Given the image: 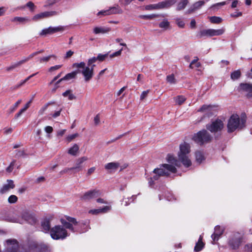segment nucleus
<instances>
[{
    "label": "nucleus",
    "mask_w": 252,
    "mask_h": 252,
    "mask_svg": "<svg viewBox=\"0 0 252 252\" xmlns=\"http://www.w3.org/2000/svg\"><path fill=\"white\" fill-rule=\"evenodd\" d=\"M190 145L189 144L184 142L180 146V151L178 153V159L177 160L173 156L168 155L167 160L169 163L163 164L160 166L159 168H156L153 171L154 175L152 177L147 179L150 187H152L154 184V181L158 180L161 177L168 176L171 173L176 172V166L179 167L180 162L186 167H188L191 164L189 158Z\"/></svg>",
    "instance_id": "1"
},
{
    "label": "nucleus",
    "mask_w": 252,
    "mask_h": 252,
    "mask_svg": "<svg viewBox=\"0 0 252 252\" xmlns=\"http://www.w3.org/2000/svg\"><path fill=\"white\" fill-rule=\"evenodd\" d=\"M62 224L72 232L84 233L90 229L89 221H77L72 217H66L65 219L61 220Z\"/></svg>",
    "instance_id": "2"
},
{
    "label": "nucleus",
    "mask_w": 252,
    "mask_h": 252,
    "mask_svg": "<svg viewBox=\"0 0 252 252\" xmlns=\"http://www.w3.org/2000/svg\"><path fill=\"white\" fill-rule=\"evenodd\" d=\"M63 225H57L50 229V235L54 240H63L69 235Z\"/></svg>",
    "instance_id": "3"
},
{
    "label": "nucleus",
    "mask_w": 252,
    "mask_h": 252,
    "mask_svg": "<svg viewBox=\"0 0 252 252\" xmlns=\"http://www.w3.org/2000/svg\"><path fill=\"white\" fill-rule=\"evenodd\" d=\"M245 121L241 119L237 115H233L229 118L227 128L228 132H232L237 129L242 128L245 125Z\"/></svg>",
    "instance_id": "4"
},
{
    "label": "nucleus",
    "mask_w": 252,
    "mask_h": 252,
    "mask_svg": "<svg viewBox=\"0 0 252 252\" xmlns=\"http://www.w3.org/2000/svg\"><path fill=\"white\" fill-rule=\"evenodd\" d=\"M192 139L197 144L202 145L210 142L212 137L207 130H202L194 134Z\"/></svg>",
    "instance_id": "5"
},
{
    "label": "nucleus",
    "mask_w": 252,
    "mask_h": 252,
    "mask_svg": "<svg viewBox=\"0 0 252 252\" xmlns=\"http://www.w3.org/2000/svg\"><path fill=\"white\" fill-rule=\"evenodd\" d=\"M223 123L220 119L212 121L211 123L206 125V128L212 133L220 132L223 129Z\"/></svg>",
    "instance_id": "6"
},
{
    "label": "nucleus",
    "mask_w": 252,
    "mask_h": 252,
    "mask_svg": "<svg viewBox=\"0 0 252 252\" xmlns=\"http://www.w3.org/2000/svg\"><path fill=\"white\" fill-rule=\"evenodd\" d=\"M4 252H18V243L16 239H8L4 243Z\"/></svg>",
    "instance_id": "7"
},
{
    "label": "nucleus",
    "mask_w": 252,
    "mask_h": 252,
    "mask_svg": "<svg viewBox=\"0 0 252 252\" xmlns=\"http://www.w3.org/2000/svg\"><path fill=\"white\" fill-rule=\"evenodd\" d=\"M224 32V30L223 29L218 30L205 29L200 32V37L219 36L222 34Z\"/></svg>",
    "instance_id": "8"
},
{
    "label": "nucleus",
    "mask_w": 252,
    "mask_h": 252,
    "mask_svg": "<svg viewBox=\"0 0 252 252\" xmlns=\"http://www.w3.org/2000/svg\"><path fill=\"white\" fill-rule=\"evenodd\" d=\"M100 194L101 192L99 190H90L84 193L81 198L82 200L88 201L98 197Z\"/></svg>",
    "instance_id": "9"
},
{
    "label": "nucleus",
    "mask_w": 252,
    "mask_h": 252,
    "mask_svg": "<svg viewBox=\"0 0 252 252\" xmlns=\"http://www.w3.org/2000/svg\"><path fill=\"white\" fill-rule=\"evenodd\" d=\"M63 30V27L61 26L55 27H49L48 28L43 29L40 32L39 35L41 36H45L47 34H52L59 32H62Z\"/></svg>",
    "instance_id": "10"
},
{
    "label": "nucleus",
    "mask_w": 252,
    "mask_h": 252,
    "mask_svg": "<svg viewBox=\"0 0 252 252\" xmlns=\"http://www.w3.org/2000/svg\"><path fill=\"white\" fill-rule=\"evenodd\" d=\"M242 236L239 233H234L229 241L230 246L234 249L238 248L241 240Z\"/></svg>",
    "instance_id": "11"
},
{
    "label": "nucleus",
    "mask_w": 252,
    "mask_h": 252,
    "mask_svg": "<svg viewBox=\"0 0 252 252\" xmlns=\"http://www.w3.org/2000/svg\"><path fill=\"white\" fill-rule=\"evenodd\" d=\"M56 15H57V12L55 11H45L35 15L32 17V20L35 21H37Z\"/></svg>",
    "instance_id": "12"
},
{
    "label": "nucleus",
    "mask_w": 252,
    "mask_h": 252,
    "mask_svg": "<svg viewBox=\"0 0 252 252\" xmlns=\"http://www.w3.org/2000/svg\"><path fill=\"white\" fill-rule=\"evenodd\" d=\"M94 66L95 64H93L91 67H89V66H87L81 71V73L84 76L86 81H88L92 78L94 73Z\"/></svg>",
    "instance_id": "13"
},
{
    "label": "nucleus",
    "mask_w": 252,
    "mask_h": 252,
    "mask_svg": "<svg viewBox=\"0 0 252 252\" xmlns=\"http://www.w3.org/2000/svg\"><path fill=\"white\" fill-rule=\"evenodd\" d=\"M88 159V158L87 157L84 156L78 158L76 160L75 165L73 167V169L75 170V172H78L83 170V163Z\"/></svg>",
    "instance_id": "14"
},
{
    "label": "nucleus",
    "mask_w": 252,
    "mask_h": 252,
    "mask_svg": "<svg viewBox=\"0 0 252 252\" xmlns=\"http://www.w3.org/2000/svg\"><path fill=\"white\" fill-rule=\"evenodd\" d=\"M22 218L29 223L33 224L36 222V219L31 213L25 211L22 214Z\"/></svg>",
    "instance_id": "15"
},
{
    "label": "nucleus",
    "mask_w": 252,
    "mask_h": 252,
    "mask_svg": "<svg viewBox=\"0 0 252 252\" xmlns=\"http://www.w3.org/2000/svg\"><path fill=\"white\" fill-rule=\"evenodd\" d=\"M224 229L220 226H216L215 227V231L211 235V238L214 242L217 241L220 237L222 234Z\"/></svg>",
    "instance_id": "16"
},
{
    "label": "nucleus",
    "mask_w": 252,
    "mask_h": 252,
    "mask_svg": "<svg viewBox=\"0 0 252 252\" xmlns=\"http://www.w3.org/2000/svg\"><path fill=\"white\" fill-rule=\"evenodd\" d=\"M111 28L104 26H96L93 29V32L95 34H105L111 31Z\"/></svg>",
    "instance_id": "17"
},
{
    "label": "nucleus",
    "mask_w": 252,
    "mask_h": 252,
    "mask_svg": "<svg viewBox=\"0 0 252 252\" xmlns=\"http://www.w3.org/2000/svg\"><path fill=\"white\" fill-rule=\"evenodd\" d=\"M15 185L14 182L11 180H7V184L3 185L2 187L0 189V193H5L8 191L10 189H12L14 188Z\"/></svg>",
    "instance_id": "18"
},
{
    "label": "nucleus",
    "mask_w": 252,
    "mask_h": 252,
    "mask_svg": "<svg viewBox=\"0 0 252 252\" xmlns=\"http://www.w3.org/2000/svg\"><path fill=\"white\" fill-rule=\"evenodd\" d=\"M176 0H166L159 2L160 9L168 8L175 4Z\"/></svg>",
    "instance_id": "19"
},
{
    "label": "nucleus",
    "mask_w": 252,
    "mask_h": 252,
    "mask_svg": "<svg viewBox=\"0 0 252 252\" xmlns=\"http://www.w3.org/2000/svg\"><path fill=\"white\" fill-rule=\"evenodd\" d=\"M239 90L248 93L252 92V84L249 83H241L240 84Z\"/></svg>",
    "instance_id": "20"
},
{
    "label": "nucleus",
    "mask_w": 252,
    "mask_h": 252,
    "mask_svg": "<svg viewBox=\"0 0 252 252\" xmlns=\"http://www.w3.org/2000/svg\"><path fill=\"white\" fill-rule=\"evenodd\" d=\"M119 167V164L118 162H109L105 165V168L110 171L116 170Z\"/></svg>",
    "instance_id": "21"
},
{
    "label": "nucleus",
    "mask_w": 252,
    "mask_h": 252,
    "mask_svg": "<svg viewBox=\"0 0 252 252\" xmlns=\"http://www.w3.org/2000/svg\"><path fill=\"white\" fill-rule=\"evenodd\" d=\"M204 1L202 0H200L195 2L189 9V12H192L193 11L200 8L204 4Z\"/></svg>",
    "instance_id": "22"
},
{
    "label": "nucleus",
    "mask_w": 252,
    "mask_h": 252,
    "mask_svg": "<svg viewBox=\"0 0 252 252\" xmlns=\"http://www.w3.org/2000/svg\"><path fill=\"white\" fill-rule=\"evenodd\" d=\"M202 236L200 235L198 242L195 245L194 247V251L196 252L200 251L204 246V244L202 241Z\"/></svg>",
    "instance_id": "23"
},
{
    "label": "nucleus",
    "mask_w": 252,
    "mask_h": 252,
    "mask_svg": "<svg viewBox=\"0 0 252 252\" xmlns=\"http://www.w3.org/2000/svg\"><path fill=\"white\" fill-rule=\"evenodd\" d=\"M79 149V146L76 144H74L72 147L70 148L68 150V153L69 155H71L73 156H75L77 155V153L78 152Z\"/></svg>",
    "instance_id": "24"
},
{
    "label": "nucleus",
    "mask_w": 252,
    "mask_h": 252,
    "mask_svg": "<svg viewBox=\"0 0 252 252\" xmlns=\"http://www.w3.org/2000/svg\"><path fill=\"white\" fill-rule=\"evenodd\" d=\"M41 227L45 232L49 231L50 229V222L49 220L45 219L41 222Z\"/></svg>",
    "instance_id": "25"
},
{
    "label": "nucleus",
    "mask_w": 252,
    "mask_h": 252,
    "mask_svg": "<svg viewBox=\"0 0 252 252\" xmlns=\"http://www.w3.org/2000/svg\"><path fill=\"white\" fill-rule=\"evenodd\" d=\"M195 158L196 162L198 163H201L205 159L203 153L200 151L196 152Z\"/></svg>",
    "instance_id": "26"
},
{
    "label": "nucleus",
    "mask_w": 252,
    "mask_h": 252,
    "mask_svg": "<svg viewBox=\"0 0 252 252\" xmlns=\"http://www.w3.org/2000/svg\"><path fill=\"white\" fill-rule=\"evenodd\" d=\"M110 15L115 14H121L123 13V10L117 5V6L111 7L109 8Z\"/></svg>",
    "instance_id": "27"
},
{
    "label": "nucleus",
    "mask_w": 252,
    "mask_h": 252,
    "mask_svg": "<svg viewBox=\"0 0 252 252\" xmlns=\"http://www.w3.org/2000/svg\"><path fill=\"white\" fill-rule=\"evenodd\" d=\"M30 20L26 17H15L11 21L13 22H18L19 23H25L29 22Z\"/></svg>",
    "instance_id": "28"
},
{
    "label": "nucleus",
    "mask_w": 252,
    "mask_h": 252,
    "mask_svg": "<svg viewBox=\"0 0 252 252\" xmlns=\"http://www.w3.org/2000/svg\"><path fill=\"white\" fill-rule=\"evenodd\" d=\"M213 108V106L211 105H203L201 106V107L198 110V112H210Z\"/></svg>",
    "instance_id": "29"
},
{
    "label": "nucleus",
    "mask_w": 252,
    "mask_h": 252,
    "mask_svg": "<svg viewBox=\"0 0 252 252\" xmlns=\"http://www.w3.org/2000/svg\"><path fill=\"white\" fill-rule=\"evenodd\" d=\"M144 9L146 10H152L154 9H160V6L159 2L157 4H149L146 5Z\"/></svg>",
    "instance_id": "30"
},
{
    "label": "nucleus",
    "mask_w": 252,
    "mask_h": 252,
    "mask_svg": "<svg viewBox=\"0 0 252 252\" xmlns=\"http://www.w3.org/2000/svg\"><path fill=\"white\" fill-rule=\"evenodd\" d=\"M188 3V0H182L181 2L178 3L177 6V10L180 11L184 9Z\"/></svg>",
    "instance_id": "31"
},
{
    "label": "nucleus",
    "mask_w": 252,
    "mask_h": 252,
    "mask_svg": "<svg viewBox=\"0 0 252 252\" xmlns=\"http://www.w3.org/2000/svg\"><path fill=\"white\" fill-rule=\"evenodd\" d=\"M198 58L197 57H195V59L191 61L189 64V68H193L194 67L198 68L200 66V63L198 62Z\"/></svg>",
    "instance_id": "32"
},
{
    "label": "nucleus",
    "mask_w": 252,
    "mask_h": 252,
    "mask_svg": "<svg viewBox=\"0 0 252 252\" xmlns=\"http://www.w3.org/2000/svg\"><path fill=\"white\" fill-rule=\"evenodd\" d=\"M63 95L64 97H68V99L73 100L76 98L75 96L71 93V90H67L63 94Z\"/></svg>",
    "instance_id": "33"
},
{
    "label": "nucleus",
    "mask_w": 252,
    "mask_h": 252,
    "mask_svg": "<svg viewBox=\"0 0 252 252\" xmlns=\"http://www.w3.org/2000/svg\"><path fill=\"white\" fill-rule=\"evenodd\" d=\"M159 27L165 30L169 28L170 23L167 20H164L159 24Z\"/></svg>",
    "instance_id": "34"
},
{
    "label": "nucleus",
    "mask_w": 252,
    "mask_h": 252,
    "mask_svg": "<svg viewBox=\"0 0 252 252\" xmlns=\"http://www.w3.org/2000/svg\"><path fill=\"white\" fill-rule=\"evenodd\" d=\"M77 73V71H73L71 73H68L63 78V79H64V80H69L73 79L76 77Z\"/></svg>",
    "instance_id": "35"
},
{
    "label": "nucleus",
    "mask_w": 252,
    "mask_h": 252,
    "mask_svg": "<svg viewBox=\"0 0 252 252\" xmlns=\"http://www.w3.org/2000/svg\"><path fill=\"white\" fill-rule=\"evenodd\" d=\"M51 58H54L55 59L57 58V57L55 55H49V56H48L46 57H43L42 58H40L39 59V61L40 63H47L50 60V59Z\"/></svg>",
    "instance_id": "36"
},
{
    "label": "nucleus",
    "mask_w": 252,
    "mask_h": 252,
    "mask_svg": "<svg viewBox=\"0 0 252 252\" xmlns=\"http://www.w3.org/2000/svg\"><path fill=\"white\" fill-rule=\"evenodd\" d=\"M241 73L240 70H237L233 71L231 74V79L235 80L238 79L241 76Z\"/></svg>",
    "instance_id": "37"
},
{
    "label": "nucleus",
    "mask_w": 252,
    "mask_h": 252,
    "mask_svg": "<svg viewBox=\"0 0 252 252\" xmlns=\"http://www.w3.org/2000/svg\"><path fill=\"white\" fill-rule=\"evenodd\" d=\"M24 63H24V61H23V60H21L20 61L13 63L10 66L8 67L7 68V70H8V71L11 70L13 69L14 68L21 65V64H22Z\"/></svg>",
    "instance_id": "38"
},
{
    "label": "nucleus",
    "mask_w": 252,
    "mask_h": 252,
    "mask_svg": "<svg viewBox=\"0 0 252 252\" xmlns=\"http://www.w3.org/2000/svg\"><path fill=\"white\" fill-rule=\"evenodd\" d=\"M174 100L176 104L178 105H181L186 100V98L182 95H179L174 98Z\"/></svg>",
    "instance_id": "39"
},
{
    "label": "nucleus",
    "mask_w": 252,
    "mask_h": 252,
    "mask_svg": "<svg viewBox=\"0 0 252 252\" xmlns=\"http://www.w3.org/2000/svg\"><path fill=\"white\" fill-rule=\"evenodd\" d=\"M175 23L177 26L180 28H184L185 26V23L183 19L180 18L175 19Z\"/></svg>",
    "instance_id": "40"
},
{
    "label": "nucleus",
    "mask_w": 252,
    "mask_h": 252,
    "mask_svg": "<svg viewBox=\"0 0 252 252\" xmlns=\"http://www.w3.org/2000/svg\"><path fill=\"white\" fill-rule=\"evenodd\" d=\"M136 198V196L133 195L131 197H127L123 199V202L125 203V206H127L131 202H133Z\"/></svg>",
    "instance_id": "41"
},
{
    "label": "nucleus",
    "mask_w": 252,
    "mask_h": 252,
    "mask_svg": "<svg viewBox=\"0 0 252 252\" xmlns=\"http://www.w3.org/2000/svg\"><path fill=\"white\" fill-rule=\"evenodd\" d=\"M158 16L156 14H151V15H140L139 18L142 19L146 20H151L156 17H157Z\"/></svg>",
    "instance_id": "42"
},
{
    "label": "nucleus",
    "mask_w": 252,
    "mask_h": 252,
    "mask_svg": "<svg viewBox=\"0 0 252 252\" xmlns=\"http://www.w3.org/2000/svg\"><path fill=\"white\" fill-rule=\"evenodd\" d=\"M210 21L212 23L219 24L222 21L221 18L217 16H212L209 18Z\"/></svg>",
    "instance_id": "43"
},
{
    "label": "nucleus",
    "mask_w": 252,
    "mask_h": 252,
    "mask_svg": "<svg viewBox=\"0 0 252 252\" xmlns=\"http://www.w3.org/2000/svg\"><path fill=\"white\" fill-rule=\"evenodd\" d=\"M166 81L171 84H174L176 83V79L173 74L168 75L166 77Z\"/></svg>",
    "instance_id": "44"
},
{
    "label": "nucleus",
    "mask_w": 252,
    "mask_h": 252,
    "mask_svg": "<svg viewBox=\"0 0 252 252\" xmlns=\"http://www.w3.org/2000/svg\"><path fill=\"white\" fill-rule=\"evenodd\" d=\"M18 198L15 195H10L8 198V201L9 203H15L17 201Z\"/></svg>",
    "instance_id": "45"
},
{
    "label": "nucleus",
    "mask_w": 252,
    "mask_h": 252,
    "mask_svg": "<svg viewBox=\"0 0 252 252\" xmlns=\"http://www.w3.org/2000/svg\"><path fill=\"white\" fill-rule=\"evenodd\" d=\"M49 248L48 246L45 244H41L40 246L39 252H49Z\"/></svg>",
    "instance_id": "46"
},
{
    "label": "nucleus",
    "mask_w": 252,
    "mask_h": 252,
    "mask_svg": "<svg viewBox=\"0 0 252 252\" xmlns=\"http://www.w3.org/2000/svg\"><path fill=\"white\" fill-rule=\"evenodd\" d=\"M73 66L74 67H77V68H81L83 69L85 68L86 64L84 62H81L80 63H75L73 64Z\"/></svg>",
    "instance_id": "47"
},
{
    "label": "nucleus",
    "mask_w": 252,
    "mask_h": 252,
    "mask_svg": "<svg viewBox=\"0 0 252 252\" xmlns=\"http://www.w3.org/2000/svg\"><path fill=\"white\" fill-rule=\"evenodd\" d=\"M98 16H104L107 15H110L109 9L107 10H103L98 12Z\"/></svg>",
    "instance_id": "48"
},
{
    "label": "nucleus",
    "mask_w": 252,
    "mask_h": 252,
    "mask_svg": "<svg viewBox=\"0 0 252 252\" xmlns=\"http://www.w3.org/2000/svg\"><path fill=\"white\" fill-rule=\"evenodd\" d=\"M15 163V160H13L10 164V165L6 168V171L7 172L10 173L13 169Z\"/></svg>",
    "instance_id": "49"
},
{
    "label": "nucleus",
    "mask_w": 252,
    "mask_h": 252,
    "mask_svg": "<svg viewBox=\"0 0 252 252\" xmlns=\"http://www.w3.org/2000/svg\"><path fill=\"white\" fill-rule=\"evenodd\" d=\"M59 0H47L44 5V7H47L51 6L56 3Z\"/></svg>",
    "instance_id": "50"
},
{
    "label": "nucleus",
    "mask_w": 252,
    "mask_h": 252,
    "mask_svg": "<svg viewBox=\"0 0 252 252\" xmlns=\"http://www.w3.org/2000/svg\"><path fill=\"white\" fill-rule=\"evenodd\" d=\"M108 53L104 54V55L99 54L98 55L97 57L96 58H97V60L102 62L105 59V58L108 56Z\"/></svg>",
    "instance_id": "51"
},
{
    "label": "nucleus",
    "mask_w": 252,
    "mask_h": 252,
    "mask_svg": "<svg viewBox=\"0 0 252 252\" xmlns=\"http://www.w3.org/2000/svg\"><path fill=\"white\" fill-rule=\"evenodd\" d=\"M21 100H18L13 105V107H11L10 108V112L12 113L15 111V110L16 109V108L18 107V106L21 103Z\"/></svg>",
    "instance_id": "52"
},
{
    "label": "nucleus",
    "mask_w": 252,
    "mask_h": 252,
    "mask_svg": "<svg viewBox=\"0 0 252 252\" xmlns=\"http://www.w3.org/2000/svg\"><path fill=\"white\" fill-rule=\"evenodd\" d=\"M78 136V133H74L73 134H71V135L67 136V137H66V140H67L68 142H69L71 141L73 139L75 138L76 137H77Z\"/></svg>",
    "instance_id": "53"
},
{
    "label": "nucleus",
    "mask_w": 252,
    "mask_h": 252,
    "mask_svg": "<svg viewBox=\"0 0 252 252\" xmlns=\"http://www.w3.org/2000/svg\"><path fill=\"white\" fill-rule=\"evenodd\" d=\"M111 208V206H106L101 208H100L101 213H107V212H109V211H110Z\"/></svg>",
    "instance_id": "54"
},
{
    "label": "nucleus",
    "mask_w": 252,
    "mask_h": 252,
    "mask_svg": "<svg viewBox=\"0 0 252 252\" xmlns=\"http://www.w3.org/2000/svg\"><path fill=\"white\" fill-rule=\"evenodd\" d=\"M62 65H60V64H59V65H56L55 66H51L49 68V71L50 72H53V71H54L55 70H58L61 67H62Z\"/></svg>",
    "instance_id": "55"
},
{
    "label": "nucleus",
    "mask_w": 252,
    "mask_h": 252,
    "mask_svg": "<svg viewBox=\"0 0 252 252\" xmlns=\"http://www.w3.org/2000/svg\"><path fill=\"white\" fill-rule=\"evenodd\" d=\"M97 61V58L95 57H94L92 58H90L88 60V65L89 66H91L93 65V63H95Z\"/></svg>",
    "instance_id": "56"
},
{
    "label": "nucleus",
    "mask_w": 252,
    "mask_h": 252,
    "mask_svg": "<svg viewBox=\"0 0 252 252\" xmlns=\"http://www.w3.org/2000/svg\"><path fill=\"white\" fill-rule=\"evenodd\" d=\"M89 214H91L93 215H97L98 214L101 213L100 208L96 209H92L90 210L89 211Z\"/></svg>",
    "instance_id": "57"
},
{
    "label": "nucleus",
    "mask_w": 252,
    "mask_h": 252,
    "mask_svg": "<svg viewBox=\"0 0 252 252\" xmlns=\"http://www.w3.org/2000/svg\"><path fill=\"white\" fill-rule=\"evenodd\" d=\"M123 50V49H121V50L117 51V52H115V53L111 54L110 55V57L112 58H114L115 57H117V56H119L121 55V53H122V51Z\"/></svg>",
    "instance_id": "58"
},
{
    "label": "nucleus",
    "mask_w": 252,
    "mask_h": 252,
    "mask_svg": "<svg viewBox=\"0 0 252 252\" xmlns=\"http://www.w3.org/2000/svg\"><path fill=\"white\" fill-rule=\"evenodd\" d=\"M149 93V90L143 91L140 95V99L143 100L145 98H146L147 96Z\"/></svg>",
    "instance_id": "59"
},
{
    "label": "nucleus",
    "mask_w": 252,
    "mask_h": 252,
    "mask_svg": "<svg viewBox=\"0 0 252 252\" xmlns=\"http://www.w3.org/2000/svg\"><path fill=\"white\" fill-rule=\"evenodd\" d=\"M29 80V78H26L25 80L22 81L19 84H17V86L14 88V89H17L20 88L21 86L23 85L25 83H26Z\"/></svg>",
    "instance_id": "60"
},
{
    "label": "nucleus",
    "mask_w": 252,
    "mask_h": 252,
    "mask_svg": "<svg viewBox=\"0 0 252 252\" xmlns=\"http://www.w3.org/2000/svg\"><path fill=\"white\" fill-rule=\"evenodd\" d=\"M49 105V103H47L46 104H45L43 107H42L40 109V110L38 112V113L39 115H42L43 114V113L44 112V111L46 110V109L47 108L48 106Z\"/></svg>",
    "instance_id": "61"
},
{
    "label": "nucleus",
    "mask_w": 252,
    "mask_h": 252,
    "mask_svg": "<svg viewBox=\"0 0 252 252\" xmlns=\"http://www.w3.org/2000/svg\"><path fill=\"white\" fill-rule=\"evenodd\" d=\"M73 170V167L71 168H65L64 169L60 171V174L63 175V174L68 172L70 170Z\"/></svg>",
    "instance_id": "62"
},
{
    "label": "nucleus",
    "mask_w": 252,
    "mask_h": 252,
    "mask_svg": "<svg viewBox=\"0 0 252 252\" xmlns=\"http://www.w3.org/2000/svg\"><path fill=\"white\" fill-rule=\"evenodd\" d=\"M25 152L23 150L16 151L15 156L16 157H20L24 156Z\"/></svg>",
    "instance_id": "63"
},
{
    "label": "nucleus",
    "mask_w": 252,
    "mask_h": 252,
    "mask_svg": "<svg viewBox=\"0 0 252 252\" xmlns=\"http://www.w3.org/2000/svg\"><path fill=\"white\" fill-rule=\"evenodd\" d=\"M245 250L248 252H252V243L246 245L245 247Z\"/></svg>",
    "instance_id": "64"
}]
</instances>
